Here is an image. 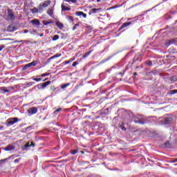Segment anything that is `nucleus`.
I'll return each instance as SVG.
<instances>
[{"instance_id": "obj_24", "label": "nucleus", "mask_w": 177, "mask_h": 177, "mask_svg": "<svg viewBox=\"0 0 177 177\" xmlns=\"http://www.w3.org/2000/svg\"><path fill=\"white\" fill-rule=\"evenodd\" d=\"M30 67H32V66H37V61H33L30 63H29Z\"/></svg>"}, {"instance_id": "obj_37", "label": "nucleus", "mask_w": 177, "mask_h": 177, "mask_svg": "<svg viewBox=\"0 0 177 177\" xmlns=\"http://www.w3.org/2000/svg\"><path fill=\"white\" fill-rule=\"evenodd\" d=\"M29 30H24V34H27V32H28Z\"/></svg>"}, {"instance_id": "obj_11", "label": "nucleus", "mask_w": 177, "mask_h": 177, "mask_svg": "<svg viewBox=\"0 0 177 177\" xmlns=\"http://www.w3.org/2000/svg\"><path fill=\"white\" fill-rule=\"evenodd\" d=\"M128 26H131V22H127L123 24L121 27L119 28V31L122 30V28H125V27H128Z\"/></svg>"}, {"instance_id": "obj_5", "label": "nucleus", "mask_w": 177, "mask_h": 177, "mask_svg": "<svg viewBox=\"0 0 177 177\" xmlns=\"http://www.w3.org/2000/svg\"><path fill=\"white\" fill-rule=\"evenodd\" d=\"M16 122H19V118H10L8 120L9 125H15V124H16Z\"/></svg>"}, {"instance_id": "obj_36", "label": "nucleus", "mask_w": 177, "mask_h": 177, "mask_svg": "<svg viewBox=\"0 0 177 177\" xmlns=\"http://www.w3.org/2000/svg\"><path fill=\"white\" fill-rule=\"evenodd\" d=\"M69 63H70L69 60L66 61V62H64V64H69Z\"/></svg>"}, {"instance_id": "obj_9", "label": "nucleus", "mask_w": 177, "mask_h": 177, "mask_svg": "<svg viewBox=\"0 0 177 177\" xmlns=\"http://www.w3.org/2000/svg\"><path fill=\"white\" fill-rule=\"evenodd\" d=\"M55 10L54 8H51L47 10V14L50 17H53V11Z\"/></svg>"}, {"instance_id": "obj_22", "label": "nucleus", "mask_w": 177, "mask_h": 177, "mask_svg": "<svg viewBox=\"0 0 177 177\" xmlns=\"http://www.w3.org/2000/svg\"><path fill=\"white\" fill-rule=\"evenodd\" d=\"M170 95H175L177 93V89L171 90L169 91Z\"/></svg>"}, {"instance_id": "obj_18", "label": "nucleus", "mask_w": 177, "mask_h": 177, "mask_svg": "<svg viewBox=\"0 0 177 177\" xmlns=\"http://www.w3.org/2000/svg\"><path fill=\"white\" fill-rule=\"evenodd\" d=\"M59 38H60V37L58 35H55L53 37V41H57V39H59Z\"/></svg>"}, {"instance_id": "obj_39", "label": "nucleus", "mask_w": 177, "mask_h": 177, "mask_svg": "<svg viewBox=\"0 0 177 177\" xmlns=\"http://www.w3.org/2000/svg\"><path fill=\"white\" fill-rule=\"evenodd\" d=\"M5 48V46H0V52H1V50H2V49H3Z\"/></svg>"}, {"instance_id": "obj_6", "label": "nucleus", "mask_w": 177, "mask_h": 177, "mask_svg": "<svg viewBox=\"0 0 177 177\" xmlns=\"http://www.w3.org/2000/svg\"><path fill=\"white\" fill-rule=\"evenodd\" d=\"M50 5V1H46L42 4H40L39 6V10H41L42 8H48V6Z\"/></svg>"}, {"instance_id": "obj_25", "label": "nucleus", "mask_w": 177, "mask_h": 177, "mask_svg": "<svg viewBox=\"0 0 177 177\" xmlns=\"http://www.w3.org/2000/svg\"><path fill=\"white\" fill-rule=\"evenodd\" d=\"M31 145H30V142H28L26 145V147H31V146L34 147V143L32 142H30Z\"/></svg>"}, {"instance_id": "obj_17", "label": "nucleus", "mask_w": 177, "mask_h": 177, "mask_svg": "<svg viewBox=\"0 0 177 177\" xmlns=\"http://www.w3.org/2000/svg\"><path fill=\"white\" fill-rule=\"evenodd\" d=\"M57 26H58V28H59L61 30L62 28H63L64 26L63 24H62L61 22L57 21L56 22Z\"/></svg>"}, {"instance_id": "obj_19", "label": "nucleus", "mask_w": 177, "mask_h": 177, "mask_svg": "<svg viewBox=\"0 0 177 177\" xmlns=\"http://www.w3.org/2000/svg\"><path fill=\"white\" fill-rule=\"evenodd\" d=\"M30 67H31L30 65V64H26V65L23 67V70H24V71H26V70H27V68H30Z\"/></svg>"}, {"instance_id": "obj_43", "label": "nucleus", "mask_w": 177, "mask_h": 177, "mask_svg": "<svg viewBox=\"0 0 177 177\" xmlns=\"http://www.w3.org/2000/svg\"><path fill=\"white\" fill-rule=\"evenodd\" d=\"M66 2H71V0H65Z\"/></svg>"}, {"instance_id": "obj_16", "label": "nucleus", "mask_w": 177, "mask_h": 177, "mask_svg": "<svg viewBox=\"0 0 177 177\" xmlns=\"http://www.w3.org/2000/svg\"><path fill=\"white\" fill-rule=\"evenodd\" d=\"M99 10H102V8H93L91 10L92 13H97Z\"/></svg>"}, {"instance_id": "obj_33", "label": "nucleus", "mask_w": 177, "mask_h": 177, "mask_svg": "<svg viewBox=\"0 0 177 177\" xmlns=\"http://www.w3.org/2000/svg\"><path fill=\"white\" fill-rule=\"evenodd\" d=\"M74 60H75V58H71V59H69V63H71V62H74Z\"/></svg>"}, {"instance_id": "obj_40", "label": "nucleus", "mask_w": 177, "mask_h": 177, "mask_svg": "<svg viewBox=\"0 0 177 177\" xmlns=\"http://www.w3.org/2000/svg\"><path fill=\"white\" fill-rule=\"evenodd\" d=\"M55 57H57V55H54V56L51 57L50 59H55Z\"/></svg>"}, {"instance_id": "obj_49", "label": "nucleus", "mask_w": 177, "mask_h": 177, "mask_svg": "<svg viewBox=\"0 0 177 177\" xmlns=\"http://www.w3.org/2000/svg\"><path fill=\"white\" fill-rule=\"evenodd\" d=\"M43 35H44L41 34V35H40V37H43Z\"/></svg>"}, {"instance_id": "obj_38", "label": "nucleus", "mask_w": 177, "mask_h": 177, "mask_svg": "<svg viewBox=\"0 0 177 177\" xmlns=\"http://www.w3.org/2000/svg\"><path fill=\"white\" fill-rule=\"evenodd\" d=\"M19 161H20V159H15V164H17V162H19Z\"/></svg>"}, {"instance_id": "obj_48", "label": "nucleus", "mask_w": 177, "mask_h": 177, "mask_svg": "<svg viewBox=\"0 0 177 177\" xmlns=\"http://www.w3.org/2000/svg\"><path fill=\"white\" fill-rule=\"evenodd\" d=\"M101 0H97V2H100Z\"/></svg>"}, {"instance_id": "obj_21", "label": "nucleus", "mask_w": 177, "mask_h": 177, "mask_svg": "<svg viewBox=\"0 0 177 177\" xmlns=\"http://www.w3.org/2000/svg\"><path fill=\"white\" fill-rule=\"evenodd\" d=\"M67 86H70V83H67L66 84L62 85V89H66V88H67Z\"/></svg>"}, {"instance_id": "obj_2", "label": "nucleus", "mask_w": 177, "mask_h": 177, "mask_svg": "<svg viewBox=\"0 0 177 177\" xmlns=\"http://www.w3.org/2000/svg\"><path fill=\"white\" fill-rule=\"evenodd\" d=\"M13 89V87H0V93H8Z\"/></svg>"}, {"instance_id": "obj_28", "label": "nucleus", "mask_w": 177, "mask_h": 177, "mask_svg": "<svg viewBox=\"0 0 177 177\" xmlns=\"http://www.w3.org/2000/svg\"><path fill=\"white\" fill-rule=\"evenodd\" d=\"M42 78H33V81H36V82H39V81H41Z\"/></svg>"}, {"instance_id": "obj_44", "label": "nucleus", "mask_w": 177, "mask_h": 177, "mask_svg": "<svg viewBox=\"0 0 177 177\" xmlns=\"http://www.w3.org/2000/svg\"><path fill=\"white\" fill-rule=\"evenodd\" d=\"M122 131H125V127H122Z\"/></svg>"}, {"instance_id": "obj_41", "label": "nucleus", "mask_w": 177, "mask_h": 177, "mask_svg": "<svg viewBox=\"0 0 177 177\" xmlns=\"http://www.w3.org/2000/svg\"><path fill=\"white\" fill-rule=\"evenodd\" d=\"M173 162H177V158L173 160Z\"/></svg>"}, {"instance_id": "obj_34", "label": "nucleus", "mask_w": 177, "mask_h": 177, "mask_svg": "<svg viewBox=\"0 0 177 177\" xmlns=\"http://www.w3.org/2000/svg\"><path fill=\"white\" fill-rule=\"evenodd\" d=\"M47 75H49V73H44L41 77H46Z\"/></svg>"}, {"instance_id": "obj_15", "label": "nucleus", "mask_w": 177, "mask_h": 177, "mask_svg": "<svg viewBox=\"0 0 177 177\" xmlns=\"http://www.w3.org/2000/svg\"><path fill=\"white\" fill-rule=\"evenodd\" d=\"M62 10H71V8L64 6V3L62 4Z\"/></svg>"}, {"instance_id": "obj_1", "label": "nucleus", "mask_w": 177, "mask_h": 177, "mask_svg": "<svg viewBox=\"0 0 177 177\" xmlns=\"http://www.w3.org/2000/svg\"><path fill=\"white\" fill-rule=\"evenodd\" d=\"M50 84V81H47L43 84H39L37 86V88L38 89H45V88H46V86H48V85Z\"/></svg>"}, {"instance_id": "obj_50", "label": "nucleus", "mask_w": 177, "mask_h": 177, "mask_svg": "<svg viewBox=\"0 0 177 177\" xmlns=\"http://www.w3.org/2000/svg\"><path fill=\"white\" fill-rule=\"evenodd\" d=\"M18 42H23V41H18Z\"/></svg>"}, {"instance_id": "obj_32", "label": "nucleus", "mask_w": 177, "mask_h": 177, "mask_svg": "<svg viewBox=\"0 0 177 177\" xmlns=\"http://www.w3.org/2000/svg\"><path fill=\"white\" fill-rule=\"evenodd\" d=\"M77 64H78V62H74L73 63V64H72V66H73V67H75V66H77Z\"/></svg>"}, {"instance_id": "obj_7", "label": "nucleus", "mask_w": 177, "mask_h": 177, "mask_svg": "<svg viewBox=\"0 0 177 177\" xmlns=\"http://www.w3.org/2000/svg\"><path fill=\"white\" fill-rule=\"evenodd\" d=\"M172 117L167 116L166 118H165L164 124H171V122H172Z\"/></svg>"}, {"instance_id": "obj_20", "label": "nucleus", "mask_w": 177, "mask_h": 177, "mask_svg": "<svg viewBox=\"0 0 177 177\" xmlns=\"http://www.w3.org/2000/svg\"><path fill=\"white\" fill-rule=\"evenodd\" d=\"M31 12H32V13H38V8H34L31 9Z\"/></svg>"}, {"instance_id": "obj_3", "label": "nucleus", "mask_w": 177, "mask_h": 177, "mask_svg": "<svg viewBox=\"0 0 177 177\" xmlns=\"http://www.w3.org/2000/svg\"><path fill=\"white\" fill-rule=\"evenodd\" d=\"M8 19L15 20V15L13 14V11L10 9L8 10Z\"/></svg>"}, {"instance_id": "obj_10", "label": "nucleus", "mask_w": 177, "mask_h": 177, "mask_svg": "<svg viewBox=\"0 0 177 177\" xmlns=\"http://www.w3.org/2000/svg\"><path fill=\"white\" fill-rule=\"evenodd\" d=\"M6 151H12V150H15V147L12 145H8L5 148Z\"/></svg>"}, {"instance_id": "obj_23", "label": "nucleus", "mask_w": 177, "mask_h": 177, "mask_svg": "<svg viewBox=\"0 0 177 177\" xmlns=\"http://www.w3.org/2000/svg\"><path fill=\"white\" fill-rule=\"evenodd\" d=\"M91 55V51L86 53L84 55H83V59H85V57H88V56H89Z\"/></svg>"}, {"instance_id": "obj_42", "label": "nucleus", "mask_w": 177, "mask_h": 177, "mask_svg": "<svg viewBox=\"0 0 177 177\" xmlns=\"http://www.w3.org/2000/svg\"><path fill=\"white\" fill-rule=\"evenodd\" d=\"M151 62H149V63H148V66H151Z\"/></svg>"}, {"instance_id": "obj_35", "label": "nucleus", "mask_w": 177, "mask_h": 177, "mask_svg": "<svg viewBox=\"0 0 177 177\" xmlns=\"http://www.w3.org/2000/svg\"><path fill=\"white\" fill-rule=\"evenodd\" d=\"M71 2H72V3H77V0H71Z\"/></svg>"}, {"instance_id": "obj_30", "label": "nucleus", "mask_w": 177, "mask_h": 177, "mask_svg": "<svg viewBox=\"0 0 177 177\" xmlns=\"http://www.w3.org/2000/svg\"><path fill=\"white\" fill-rule=\"evenodd\" d=\"M71 154H77L78 153V151L77 150H72L71 151Z\"/></svg>"}, {"instance_id": "obj_31", "label": "nucleus", "mask_w": 177, "mask_h": 177, "mask_svg": "<svg viewBox=\"0 0 177 177\" xmlns=\"http://www.w3.org/2000/svg\"><path fill=\"white\" fill-rule=\"evenodd\" d=\"M80 26V24H76L75 26L73 27V30H75L77 27Z\"/></svg>"}, {"instance_id": "obj_8", "label": "nucleus", "mask_w": 177, "mask_h": 177, "mask_svg": "<svg viewBox=\"0 0 177 177\" xmlns=\"http://www.w3.org/2000/svg\"><path fill=\"white\" fill-rule=\"evenodd\" d=\"M76 16H82L84 19H86V14L84 13L82 11H77L75 12Z\"/></svg>"}, {"instance_id": "obj_27", "label": "nucleus", "mask_w": 177, "mask_h": 177, "mask_svg": "<svg viewBox=\"0 0 177 177\" xmlns=\"http://www.w3.org/2000/svg\"><path fill=\"white\" fill-rule=\"evenodd\" d=\"M52 24V21H44L43 22L44 26H48V24Z\"/></svg>"}, {"instance_id": "obj_46", "label": "nucleus", "mask_w": 177, "mask_h": 177, "mask_svg": "<svg viewBox=\"0 0 177 177\" xmlns=\"http://www.w3.org/2000/svg\"><path fill=\"white\" fill-rule=\"evenodd\" d=\"M115 8H117V6H115V7H113V8H112V9H115Z\"/></svg>"}, {"instance_id": "obj_4", "label": "nucleus", "mask_w": 177, "mask_h": 177, "mask_svg": "<svg viewBox=\"0 0 177 177\" xmlns=\"http://www.w3.org/2000/svg\"><path fill=\"white\" fill-rule=\"evenodd\" d=\"M28 113L32 115V114H37L38 113V109L37 107H31L28 110Z\"/></svg>"}, {"instance_id": "obj_26", "label": "nucleus", "mask_w": 177, "mask_h": 177, "mask_svg": "<svg viewBox=\"0 0 177 177\" xmlns=\"http://www.w3.org/2000/svg\"><path fill=\"white\" fill-rule=\"evenodd\" d=\"M66 19H68V20H69V21H74V19L71 16H68L66 17Z\"/></svg>"}, {"instance_id": "obj_45", "label": "nucleus", "mask_w": 177, "mask_h": 177, "mask_svg": "<svg viewBox=\"0 0 177 177\" xmlns=\"http://www.w3.org/2000/svg\"><path fill=\"white\" fill-rule=\"evenodd\" d=\"M175 78H176L175 77H171V80H175Z\"/></svg>"}, {"instance_id": "obj_12", "label": "nucleus", "mask_w": 177, "mask_h": 177, "mask_svg": "<svg viewBox=\"0 0 177 177\" xmlns=\"http://www.w3.org/2000/svg\"><path fill=\"white\" fill-rule=\"evenodd\" d=\"M7 30L10 32H13L16 30V28H15V26H13L12 25H10V26H8Z\"/></svg>"}, {"instance_id": "obj_47", "label": "nucleus", "mask_w": 177, "mask_h": 177, "mask_svg": "<svg viewBox=\"0 0 177 177\" xmlns=\"http://www.w3.org/2000/svg\"><path fill=\"white\" fill-rule=\"evenodd\" d=\"M134 75H138V73H134Z\"/></svg>"}, {"instance_id": "obj_29", "label": "nucleus", "mask_w": 177, "mask_h": 177, "mask_svg": "<svg viewBox=\"0 0 177 177\" xmlns=\"http://www.w3.org/2000/svg\"><path fill=\"white\" fill-rule=\"evenodd\" d=\"M59 111H62V108H59V109L55 110L54 113H55V114H57V113H59Z\"/></svg>"}, {"instance_id": "obj_51", "label": "nucleus", "mask_w": 177, "mask_h": 177, "mask_svg": "<svg viewBox=\"0 0 177 177\" xmlns=\"http://www.w3.org/2000/svg\"><path fill=\"white\" fill-rule=\"evenodd\" d=\"M0 129H2V127H0Z\"/></svg>"}, {"instance_id": "obj_13", "label": "nucleus", "mask_w": 177, "mask_h": 177, "mask_svg": "<svg viewBox=\"0 0 177 177\" xmlns=\"http://www.w3.org/2000/svg\"><path fill=\"white\" fill-rule=\"evenodd\" d=\"M134 122L136 124H141L142 125H143V124H146V120H134Z\"/></svg>"}, {"instance_id": "obj_14", "label": "nucleus", "mask_w": 177, "mask_h": 177, "mask_svg": "<svg viewBox=\"0 0 177 177\" xmlns=\"http://www.w3.org/2000/svg\"><path fill=\"white\" fill-rule=\"evenodd\" d=\"M31 23L32 24H35V26H39V24H40V22L38 19H33L31 21Z\"/></svg>"}]
</instances>
